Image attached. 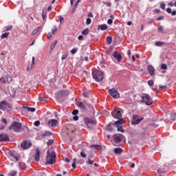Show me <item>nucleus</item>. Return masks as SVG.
Returning <instances> with one entry per match:
<instances>
[{
    "label": "nucleus",
    "instance_id": "18",
    "mask_svg": "<svg viewBox=\"0 0 176 176\" xmlns=\"http://www.w3.org/2000/svg\"><path fill=\"white\" fill-rule=\"evenodd\" d=\"M148 129V127H146V128H143L142 129V132L141 133V134H140V136H141V138H148V137H149V133H148V132H144V131H145V129Z\"/></svg>",
    "mask_w": 176,
    "mask_h": 176
},
{
    "label": "nucleus",
    "instance_id": "59",
    "mask_svg": "<svg viewBox=\"0 0 176 176\" xmlns=\"http://www.w3.org/2000/svg\"><path fill=\"white\" fill-rule=\"evenodd\" d=\"M2 123H3L4 124H8V121L6 120V118H3L1 120Z\"/></svg>",
    "mask_w": 176,
    "mask_h": 176
},
{
    "label": "nucleus",
    "instance_id": "22",
    "mask_svg": "<svg viewBox=\"0 0 176 176\" xmlns=\"http://www.w3.org/2000/svg\"><path fill=\"white\" fill-rule=\"evenodd\" d=\"M114 153L116 155H122V153H123V149H122L120 147L116 148L114 149Z\"/></svg>",
    "mask_w": 176,
    "mask_h": 176
},
{
    "label": "nucleus",
    "instance_id": "62",
    "mask_svg": "<svg viewBox=\"0 0 176 176\" xmlns=\"http://www.w3.org/2000/svg\"><path fill=\"white\" fill-rule=\"evenodd\" d=\"M67 57H68V55H67V54H63V56H62V60H66V58H67Z\"/></svg>",
    "mask_w": 176,
    "mask_h": 176
},
{
    "label": "nucleus",
    "instance_id": "47",
    "mask_svg": "<svg viewBox=\"0 0 176 176\" xmlns=\"http://www.w3.org/2000/svg\"><path fill=\"white\" fill-rule=\"evenodd\" d=\"M78 113H79V111L78 109L74 110L72 111V115H74V116H76V115H78Z\"/></svg>",
    "mask_w": 176,
    "mask_h": 176
},
{
    "label": "nucleus",
    "instance_id": "58",
    "mask_svg": "<svg viewBox=\"0 0 176 176\" xmlns=\"http://www.w3.org/2000/svg\"><path fill=\"white\" fill-rule=\"evenodd\" d=\"M77 163H80V164H85V160H79Z\"/></svg>",
    "mask_w": 176,
    "mask_h": 176
},
{
    "label": "nucleus",
    "instance_id": "21",
    "mask_svg": "<svg viewBox=\"0 0 176 176\" xmlns=\"http://www.w3.org/2000/svg\"><path fill=\"white\" fill-rule=\"evenodd\" d=\"M123 123H124V120L123 118H120L119 120L116 121V122L114 123V126H122Z\"/></svg>",
    "mask_w": 176,
    "mask_h": 176
},
{
    "label": "nucleus",
    "instance_id": "33",
    "mask_svg": "<svg viewBox=\"0 0 176 176\" xmlns=\"http://www.w3.org/2000/svg\"><path fill=\"white\" fill-rule=\"evenodd\" d=\"M56 45H57V41H55L50 46V50H53L54 47H56Z\"/></svg>",
    "mask_w": 176,
    "mask_h": 176
},
{
    "label": "nucleus",
    "instance_id": "17",
    "mask_svg": "<svg viewBox=\"0 0 176 176\" xmlns=\"http://www.w3.org/2000/svg\"><path fill=\"white\" fill-rule=\"evenodd\" d=\"M113 56L114 57V58H116V60H117V61H118V63H120L122 60V55L118 54L117 51L113 52Z\"/></svg>",
    "mask_w": 176,
    "mask_h": 176
},
{
    "label": "nucleus",
    "instance_id": "39",
    "mask_svg": "<svg viewBox=\"0 0 176 176\" xmlns=\"http://www.w3.org/2000/svg\"><path fill=\"white\" fill-rule=\"evenodd\" d=\"M27 110L29 112H35L36 109L34 107H27Z\"/></svg>",
    "mask_w": 176,
    "mask_h": 176
},
{
    "label": "nucleus",
    "instance_id": "34",
    "mask_svg": "<svg viewBox=\"0 0 176 176\" xmlns=\"http://www.w3.org/2000/svg\"><path fill=\"white\" fill-rule=\"evenodd\" d=\"M46 8L43 9V13H42V17H43V20H45V17H46Z\"/></svg>",
    "mask_w": 176,
    "mask_h": 176
},
{
    "label": "nucleus",
    "instance_id": "54",
    "mask_svg": "<svg viewBox=\"0 0 176 176\" xmlns=\"http://www.w3.org/2000/svg\"><path fill=\"white\" fill-rule=\"evenodd\" d=\"M112 23H113V21L112 19H108L107 20V24H109V25H112Z\"/></svg>",
    "mask_w": 176,
    "mask_h": 176
},
{
    "label": "nucleus",
    "instance_id": "27",
    "mask_svg": "<svg viewBox=\"0 0 176 176\" xmlns=\"http://www.w3.org/2000/svg\"><path fill=\"white\" fill-rule=\"evenodd\" d=\"M164 45H166V42L157 41L155 43V45L158 47L164 46Z\"/></svg>",
    "mask_w": 176,
    "mask_h": 176
},
{
    "label": "nucleus",
    "instance_id": "35",
    "mask_svg": "<svg viewBox=\"0 0 176 176\" xmlns=\"http://www.w3.org/2000/svg\"><path fill=\"white\" fill-rule=\"evenodd\" d=\"M10 176H16L17 175V171H11L8 173Z\"/></svg>",
    "mask_w": 176,
    "mask_h": 176
},
{
    "label": "nucleus",
    "instance_id": "5",
    "mask_svg": "<svg viewBox=\"0 0 176 176\" xmlns=\"http://www.w3.org/2000/svg\"><path fill=\"white\" fill-rule=\"evenodd\" d=\"M0 109L2 111H10L12 109V104L6 101H2L0 103Z\"/></svg>",
    "mask_w": 176,
    "mask_h": 176
},
{
    "label": "nucleus",
    "instance_id": "14",
    "mask_svg": "<svg viewBox=\"0 0 176 176\" xmlns=\"http://www.w3.org/2000/svg\"><path fill=\"white\" fill-rule=\"evenodd\" d=\"M58 123V122L56 120L51 119L49 120V122L47 123V126L49 127H56V126L57 125Z\"/></svg>",
    "mask_w": 176,
    "mask_h": 176
},
{
    "label": "nucleus",
    "instance_id": "12",
    "mask_svg": "<svg viewBox=\"0 0 176 176\" xmlns=\"http://www.w3.org/2000/svg\"><path fill=\"white\" fill-rule=\"evenodd\" d=\"M113 138L115 140L116 142H122L123 138H124V135L122 134H114Z\"/></svg>",
    "mask_w": 176,
    "mask_h": 176
},
{
    "label": "nucleus",
    "instance_id": "49",
    "mask_svg": "<svg viewBox=\"0 0 176 176\" xmlns=\"http://www.w3.org/2000/svg\"><path fill=\"white\" fill-rule=\"evenodd\" d=\"M83 96L84 97H89L90 96V92L87 91V92H85L83 93Z\"/></svg>",
    "mask_w": 176,
    "mask_h": 176
},
{
    "label": "nucleus",
    "instance_id": "38",
    "mask_svg": "<svg viewBox=\"0 0 176 176\" xmlns=\"http://www.w3.org/2000/svg\"><path fill=\"white\" fill-rule=\"evenodd\" d=\"M50 135H53V133L51 132H47L43 134V137H50Z\"/></svg>",
    "mask_w": 176,
    "mask_h": 176
},
{
    "label": "nucleus",
    "instance_id": "1",
    "mask_svg": "<svg viewBox=\"0 0 176 176\" xmlns=\"http://www.w3.org/2000/svg\"><path fill=\"white\" fill-rule=\"evenodd\" d=\"M56 163V153L47 151L45 164H54Z\"/></svg>",
    "mask_w": 176,
    "mask_h": 176
},
{
    "label": "nucleus",
    "instance_id": "53",
    "mask_svg": "<svg viewBox=\"0 0 176 176\" xmlns=\"http://www.w3.org/2000/svg\"><path fill=\"white\" fill-rule=\"evenodd\" d=\"M160 20H164V16L163 15L160 16L157 19V21H160Z\"/></svg>",
    "mask_w": 176,
    "mask_h": 176
},
{
    "label": "nucleus",
    "instance_id": "43",
    "mask_svg": "<svg viewBox=\"0 0 176 176\" xmlns=\"http://www.w3.org/2000/svg\"><path fill=\"white\" fill-rule=\"evenodd\" d=\"M170 120H176V113L171 115Z\"/></svg>",
    "mask_w": 176,
    "mask_h": 176
},
{
    "label": "nucleus",
    "instance_id": "9",
    "mask_svg": "<svg viewBox=\"0 0 176 176\" xmlns=\"http://www.w3.org/2000/svg\"><path fill=\"white\" fill-rule=\"evenodd\" d=\"M142 120H144V118H138V116L133 115L132 116L131 124H140Z\"/></svg>",
    "mask_w": 176,
    "mask_h": 176
},
{
    "label": "nucleus",
    "instance_id": "36",
    "mask_svg": "<svg viewBox=\"0 0 176 176\" xmlns=\"http://www.w3.org/2000/svg\"><path fill=\"white\" fill-rule=\"evenodd\" d=\"M82 35H88L89 34V29L86 28L82 32Z\"/></svg>",
    "mask_w": 176,
    "mask_h": 176
},
{
    "label": "nucleus",
    "instance_id": "44",
    "mask_svg": "<svg viewBox=\"0 0 176 176\" xmlns=\"http://www.w3.org/2000/svg\"><path fill=\"white\" fill-rule=\"evenodd\" d=\"M19 167L22 169L24 170L25 168V164L24 163H20L19 164Z\"/></svg>",
    "mask_w": 176,
    "mask_h": 176
},
{
    "label": "nucleus",
    "instance_id": "42",
    "mask_svg": "<svg viewBox=\"0 0 176 176\" xmlns=\"http://www.w3.org/2000/svg\"><path fill=\"white\" fill-rule=\"evenodd\" d=\"M86 24L87 25H90V24H91V19L87 18L86 21Z\"/></svg>",
    "mask_w": 176,
    "mask_h": 176
},
{
    "label": "nucleus",
    "instance_id": "19",
    "mask_svg": "<svg viewBox=\"0 0 176 176\" xmlns=\"http://www.w3.org/2000/svg\"><path fill=\"white\" fill-rule=\"evenodd\" d=\"M39 159H41V151H39V149L36 150V154L34 156V160L36 162H39Z\"/></svg>",
    "mask_w": 176,
    "mask_h": 176
},
{
    "label": "nucleus",
    "instance_id": "46",
    "mask_svg": "<svg viewBox=\"0 0 176 176\" xmlns=\"http://www.w3.org/2000/svg\"><path fill=\"white\" fill-rule=\"evenodd\" d=\"M147 83L148 86H153V85L155 84V82L152 80H148Z\"/></svg>",
    "mask_w": 176,
    "mask_h": 176
},
{
    "label": "nucleus",
    "instance_id": "10",
    "mask_svg": "<svg viewBox=\"0 0 176 176\" xmlns=\"http://www.w3.org/2000/svg\"><path fill=\"white\" fill-rule=\"evenodd\" d=\"M109 92L110 95L113 97V98H119L120 97V95L118 92V90L116 89H111L109 90Z\"/></svg>",
    "mask_w": 176,
    "mask_h": 176
},
{
    "label": "nucleus",
    "instance_id": "16",
    "mask_svg": "<svg viewBox=\"0 0 176 176\" xmlns=\"http://www.w3.org/2000/svg\"><path fill=\"white\" fill-rule=\"evenodd\" d=\"M0 141H10V139H9V135H8V134L2 133L0 135Z\"/></svg>",
    "mask_w": 176,
    "mask_h": 176
},
{
    "label": "nucleus",
    "instance_id": "23",
    "mask_svg": "<svg viewBox=\"0 0 176 176\" xmlns=\"http://www.w3.org/2000/svg\"><path fill=\"white\" fill-rule=\"evenodd\" d=\"M100 30H101V31H105L106 30H108V25H107V24L99 25L98 27V30L100 31Z\"/></svg>",
    "mask_w": 176,
    "mask_h": 176
},
{
    "label": "nucleus",
    "instance_id": "40",
    "mask_svg": "<svg viewBox=\"0 0 176 176\" xmlns=\"http://www.w3.org/2000/svg\"><path fill=\"white\" fill-rule=\"evenodd\" d=\"M57 31V26H56V25H54V27H53V28L52 29V33L53 34H56V32Z\"/></svg>",
    "mask_w": 176,
    "mask_h": 176
},
{
    "label": "nucleus",
    "instance_id": "20",
    "mask_svg": "<svg viewBox=\"0 0 176 176\" xmlns=\"http://www.w3.org/2000/svg\"><path fill=\"white\" fill-rule=\"evenodd\" d=\"M148 69L151 76H153L155 75V67L152 65H148Z\"/></svg>",
    "mask_w": 176,
    "mask_h": 176
},
{
    "label": "nucleus",
    "instance_id": "64",
    "mask_svg": "<svg viewBox=\"0 0 176 176\" xmlns=\"http://www.w3.org/2000/svg\"><path fill=\"white\" fill-rule=\"evenodd\" d=\"M170 13H171V16H175L176 15V10H173Z\"/></svg>",
    "mask_w": 176,
    "mask_h": 176
},
{
    "label": "nucleus",
    "instance_id": "2",
    "mask_svg": "<svg viewBox=\"0 0 176 176\" xmlns=\"http://www.w3.org/2000/svg\"><path fill=\"white\" fill-rule=\"evenodd\" d=\"M92 76L96 82H102L104 79V72L96 70L92 73Z\"/></svg>",
    "mask_w": 176,
    "mask_h": 176
},
{
    "label": "nucleus",
    "instance_id": "56",
    "mask_svg": "<svg viewBox=\"0 0 176 176\" xmlns=\"http://www.w3.org/2000/svg\"><path fill=\"white\" fill-rule=\"evenodd\" d=\"M160 8H161V9H162L163 10H164V9H166V4H164V3H161V4H160Z\"/></svg>",
    "mask_w": 176,
    "mask_h": 176
},
{
    "label": "nucleus",
    "instance_id": "45",
    "mask_svg": "<svg viewBox=\"0 0 176 176\" xmlns=\"http://www.w3.org/2000/svg\"><path fill=\"white\" fill-rule=\"evenodd\" d=\"M41 124V122L39 120L36 121L34 123V125L36 126V127H39V125Z\"/></svg>",
    "mask_w": 176,
    "mask_h": 176
},
{
    "label": "nucleus",
    "instance_id": "50",
    "mask_svg": "<svg viewBox=\"0 0 176 176\" xmlns=\"http://www.w3.org/2000/svg\"><path fill=\"white\" fill-rule=\"evenodd\" d=\"M164 30V26H160L158 28V31L159 32H163V30Z\"/></svg>",
    "mask_w": 176,
    "mask_h": 176
},
{
    "label": "nucleus",
    "instance_id": "24",
    "mask_svg": "<svg viewBox=\"0 0 176 176\" xmlns=\"http://www.w3.org/2000/svg\"><path fill=\"white\" fill-rule=\"evenodd\" d=\"M91 148H94V149H96V151H101V149H102V146L101 145L99 144H94L90 146Z\"/></svg>",
    "mask_w": 176,
    "mask_h": 176
},
{
    "label": "nucleus",
    "instance_id": "61",
    "mask_svg": "<svg viewBox=\"0 0 176 176\" xmlns=\"http://www.w3.org/2000/svg\"><path fill=\"white\" fill-rule=\"evenodd\" d=\"M53 33L52 32H50L48 33V36H47V38L48 39H51L52 36H53Z\"/></svg>",
    "mask_w": 176,
    "mask_h": 176
},
{
    "label": "nucleus",
    "instance_id": "60",
    "mask_svg": "<svg viewBox=\"0 0 176 176\" xmlns=\"http://www.w3.org/2000/svg\"><path fill=\"white\" fill-rule=\"evenodd\" d=\"M73 120H75L76 122L79 120V117L78 116H74L73 117Z\"/></svg>",
    "mask_w": 176,
    "mask_h": 176
},
{
    "label": "nucleus",
    "instance_id": "57",
    "mask_svg": "<svg viewBox=\"0 0 176 176\" xmlns=\"http://www.w3.org/2000/svg\"><path fill=\"white\" fill-rule=\"evenodd\" d=\"M54 142V141L53 140H50L48 141V142L47 143V146H49V145H52V144H53Z\"/></svg>",
    "mask_w": 176,
    "mask_h": 176
},
{
    "label": "nucleus",
    "instance_id": "13",
    "mask_svg": "<svg viewBox=\"0 0 176 176\" xmlns=\"http://www.w3.org/2000/svg\"><path fill=\"white\" fill-rule=\"evenodd\" d=\"M69 94V91H68L67 90L58 91L57 92V97H58V98H61L62 97H65V96H68Z\"/></svg>",
    "mask_w": 176,
    "mask_h": 176
},
{
    "label": "nucleus",
    "instance_id": "15",
    "mask_svg": "<svg viewBox=\"0 0 176 176\" xmlns=\"http://www.w3.org/2000/svg\"><path fill=\"white\" fill-rule=\"evenodd\" d=\"M10 156L15 159L16 162H19V159H20V155H19V154H17V153L15 151H10Z\"/></svg>",
    "mask_w": 176,
    "mask_h": 176
},
{
    "label": "nucleus",
    "instance_id": "55",
    "mask_svg": "<svg viewBox=\"0 0 176 176\" xmlns=\"http://www.w3.org/2000/svg\"><path fill=\"white\" fill-rule=\"evenodd\" d=\"M12 28H13L12 25L8 26L7 28H6V31H10Z\"/></svg>",
    "mask_w": 176,
    "mask_h": 176
},
{
    "label": "nucleus",
    "instance_id": "41",
    "mask_svg": "<svg viewBox=\"0 0 176 176\" xmlns=\"http://www.w3.org/2000/svg\"><path fill=\"white\" fill-rule=\"evenodd\" d=\"M94 162L91 160L90 158H88L87 161L86 162L87 164H93Z\"/></svg>",
    "mask_w": 176,
    "mask_h": 176
},
{
    "label": "nucleus",
    "instance_id": "26",
    "mask_svg": "<svg viewBox=\"0 0 176 176\" xmlns=\"http://www.w3.org/2000/svg\"><path fill=\"white\" fill-rule=\"evenodd\" d=\"M35 64V56H33L32 58V65L30 66L28 65L27 67V71H31V69H32V65H34Z\"/></svg>",
    "mask_w": 176,
    "mask_h": 176
},
{
    "label": "nucleus",
    "instance_id": "51",
    "mask_svg": "<svg viewBox=\"0 0 176 176\" xmlns=\"http://www.w3.org/2000/svg\"><path fill=\"white\" fill-rule=\"evenodd\" d=\"M161 69H167V65L166 64H162L161 66Z\"/></svg>",
    "mask_w": 176,
    "mask_h": 176
},
{
    "label": "nucleus",
    "instance_id": "3",
    "mask_svg": "<svg viewBox=\"0 0 176 176\" xmlns=\"http://www.w3.org/2000/svg\"><path fill=\"white\" fill-rule=\"evenodd\" d=\"M9 130H13L15 133H19L21 130V123L14 121L11 126H9Z\"/></svg>",
    "mask_w": 176,
    "mask_h": 176
},
{
    "label": "nucleus",
    "instance_id": "28",
    "mask_svg": "<svg viewBox=\"0 0 176 176\" xmlns=\"http://www.w3.org/2000/svg\"><path fill=\"white\" fill-rule=\"evenodd\" d=\"M115 126V124L109 123V124H107L109 131H113V128H112V126Z\"/></svg>",
    "mask_w": 176,
    "mask_h": 176
},
{
    "label": "nucleus",
    "instance_id": "31",
    "mask_svg": "<svg viewBox=\"0 0 176 176\" xmlns=\"http://www.w3.org/2000/svg\"><path fill=\"white\" fill-rule=\"evenodd\" d=\"M9 32L2 34L1 36V39H5L6 38H8V36H9Z\"/></svg>",
    "mask_w": 176,
    "mask_h": 176
},
{
    "label": "nucleus",
    "instance_id": "37",
    "mask_svg": "<svg viewBox=\"0 0 176 176\" xmlns=\"http://www.w3.org/2000/svg\"><path fill=\"white\" fill-rule=\"evenodd\" d=\"M77 52H78V48H73L70 51V53H72V54H76Z\"/></svg>",
    "mask_w": 176,
    "mask_h": 176
},
{
    "label": "nucleus",
    "instance_id": "7",
    "mask_svg": "<svg viewBox=\"0 0 176 176\" xmlns=\"http://www.w3.org/2000/svg\"><path fill=\"white\" fill-rule=\"evenodd\" d=\"M76 105L77 107H78V108H80V109H82V111H87V108L90 107V104H89L86 102H77Z\"/></svg>",
    "mask_w": 176,
    "mask_h": 176
},
{
    "label": "nucleus",
    "instance_id": "52",
    "mask_svg": "<svg viewBox=\"0 0 176 176\" xmlns=\"http://www.w3.org/2000/svg\"><path fill=\"white\" fill-rule=\"evenodd\" d=\"M80 156H81V157H83V158L87 157L86 153H85L83 151L80 152Z\"/></svg>",
    "mask_w": 176,
    "mask_h": 176
},
{
    "label": "nucleus",
    "instance_id": "4",
    "mask_svg": "<svg viewBox=\"0 0 176 176\" xmlns=\"http://www.w3.org/2000/svg\"><path fill=\"white\" fill-rule=\"evenodd\" d=\"M141 98L142 100H140V102H144L146 105H152V103L153 102L149 94H144L141 96Z\"/></svg>",
    "mask_w": 176,
    "mask_h": 176
},
{
    "label": "nucleus",
    "instance_id": "11",
    "mask_svg": "<svg viewBox=\"0 0 176 176\" xmlns=\"http://www.w3.org/2000/svg\"><path fill=\"white\" fill-rule=\"evenodd\" d=\"M31 141L25 140L21 144V148H22V149H28V148L31 147Z\"/></svg>",
    "mask_w": 176,
    "mask_h": 176
},
{
    "label": "nucleus",
    "instance_id": "29",
    "mask_svg": "<svg viewBox=\"0 0 176 176\" xmlns=\"http://www.w3.org/2000/svg\"><path fill=\"white\" fill-rule=\"evenodd\" d=\"M107 42L108 45H111L112 43V36H109L107 37Z\"/></svg>",
    "mask_w": 176,
    "mask_h": 176
},
{
    "label": "nucleus",
    "instance_id": "48",
    "mask_svg": "<svg viewBox=\"0 0 176 176\" xmlns=\"http://www.w3.org/2000/svg\"><path fill=\"white\" fill-rule=\"evenodd\" d=\"M76 8H78V3H76V4L74 6L73 8H72V13H74V12H75V10H76Z\"/></svg>",
    "mask_w": 176,
    "mask_h": 176
},
{
    "label": "nucleus",
    "instance_id": "25",
    "mask_svg": "<svg viewBox=\"0 0 176 176\" xmlns=\"http://www.w3.org/2000/svg\"><path fill=\"white\" fill-rule=\"evenodd\" d=\"M84 122L85 123H89L90 124H94L96 123L95 120H91L90 118H84Z\"/></svg>",
    "mask_w": 176,
    "mask_h": 176
},
{
    "label": "nucleus",
    "instance_id": "8",
    "mask_svg": "<svg viewBox=\"0 0 176 176\" xmlns=\"http://www.w3.org/2000/svg\"><path fill=\"white\" fill-rule=\"evenodd\" d=\"M13 80V78L10 76H7L6 77H2L0 78V82L3 85H5L6 83H10Z\"/></svg>",
    "mask_w": 176,
    "mask_h": 176
},
{
    "label": "nucleus",
    "instance_id": "30",
    "mask_svg": "<svg viewBox=\"0 0 176 176\" xmlns=\"http://www.w3.org/2000/svg\"><path fill=\"white\" fill-rule=\"evenodd\" d=\"M41 30V27H37L32 32V35H35L39 30Z\"/></svg>",
    "mask_w": 176,
    "mask_h": 176
},
{
    "label": "nucleus",
    "instance_id": "63",
    "mask_svg": "<svg viewBox=\"0 0 176 176\" xmlns=\"http://www.w3.org/2000/svg\"><path fill=\"white\" fill-rule=\"evenodd\" d=\"M166 12L170 14L171 13V9L170 8H166Z\"/></svg>",
    "mask_w": 176,
    "mask_h": 176
},
{
    "label": "nucleus",
    "instance_id": "32",
    "mask_svg": "<svg viewBox=\"0 0 176 176\" xmlns=\"http://www.w3.org/2000/svg\"><path fill=\"white\" fill-rule=\"evenodd\" d=\"M117 131H120V133H124V129H123L122 126H118Z\"/></svg>",
    "mask_w": 176,
    "mask_h": 176
},
{
    "label": "nucleus",
    "instance_id": "6",
    "mask_svg": "<svg viewBox=\"0 0 176 176\" xmlns=\"http://www.w3.org/2000/svg\"><path fill=\"white\" fill-rule=\"evenodd\" d=\"M112 116L115 118V119H121L122 118V113H120V109L116 108L112 112H111Z\"/></svg>",
    "mask_w": 176,
    "mask_h": 176
}]
</instances>
